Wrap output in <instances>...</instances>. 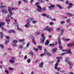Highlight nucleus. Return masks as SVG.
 <instances>
[{
    "mask_svg": "<svg viewBox=\"0 0 74 74\" xmlns=\"http://www.w3.org/2000/svg\"><path fill=\"white\" fill-rule=\"evenodd\" d=\"M8 11H9V13L10 14H8V16H7V17L8 18L9 17H11V16L12 15V10H18V8H11V9H9V8H8Z\"/></svg>",
    "mask_w": 74,
    "mask_h": 74,
    "instance_id": "f257e3e1",
    "label": "nucleus"
},
{
    "mask_svg": "<svg viewBox=\"0 0 74 74\" xmlns=\"http://www.w3.org/2000/svg\"><path fill=\"white\" fill-rule=\"evenodd\" d=\"M45 30H47L49 32H51L52 31V29L49 27L48 26H47L44 29L42 30V32H44Z\"/></svg>",
    "mask_w": 74,
    "mask_h": 74,
    "instance_id": "f03ea898",
    "label": "nucleus"
},
{
    "mask_svg": "<svg viewBox=\"0 0 74 74\" xmlns=\"http://www.w3.org/2000/svg\"><path fill=\"white\" fill-rule=\"evenodd\" d=\"M41 36L42 39H41V40L40 41V43L41 44H44V40L45 39V36H44V34H42L41 35Z\"/></svg>",
    "mask_w": 74,
    "mask_h": 74,
    "instance_id": "7ed1b4c3",
    "label": "nucleus"
},
{
    "mask_svg": "<svg viewBox=\"0 0 74 74\" xmlns=\"http://www.w3.org/2000/svg\"><path fill=\"white\" fill-rule=\"evenodd\" d=\"M58 64H59L58 62H56V63L55 65V69H56V70L57 69V70H58V71H60L61 69H60V68H59V67L58 68Z\"/></svg>",
    "mask_w": 74,
    "mask_h": 74,
    "instance_id": "20e7f679",
    "label": "nucleus"
},
{
    "mask_svg": "<svg viewBox=\"0 0 74 74\" xmlns=\"http://www.w3.org/2000/svg\"><path fill=\"white\" fill-rule=\"evenodd\" d=\"M37 7L38 8L37 9V10L38 12H41V10H42V8L40 6V5H38L37 6Z\"/></svg>",
    "mask_w": 74,
    "mask_h": 74,
    "instance_id": "39448f33",
    "label": "nucleus"
},
{
    "mask_svg": "<svg viewBox=\"0 0 74 74\" xmlns=\"http://www.w3.org/2000/svg\"><path fill=\"white\" fill-rule=\"evenodd\" d=\"M54 7H55V5H54L51 4L50 6L48 7V8L51 11L52 10L53 8H54Z\"/></svg>",
    "mask_w": 74,
    "mask_h": 74,
    "instance_id": "423d86ee",
    "label": "nucleus"
},
{
    "mask_svg": "<svg viewBox=\"0 0 74 74\" xmlns=\"http://www.w3.org/2000/svg\"><path fill=\"white\" fill-rule=\"evenodd\" d=\"M68 63L69 65V66L70 69H72V68H73V64L71 63V62H70V61H68Z\"/></svg>",
    "mask_w": 74,
    "mask_h": 74,
    "instance_id": "0eeeda50",
    "label": "nucleus"
},
{
    "mask_svg": "<svg viewBox=\"0 0 74 74\" xmlns=\"http://www.w3.org/2000/svg\"><path fill=\"white\" fill-rule=\"evenodd\" d=\"M44 53H42V54H40V57H42L43 56L45 55V54H46L47 53V50L46 49H44Z\"/></svg>",
    "mask_w": 74,
    "mask_h": 74,
    "instance_id": "6e6552de",
    "label": "nucleus"
},
{
    "mask_svg": "<svg viewBox=\"0 0 74 74\" xmlns=\"http://www.w3.org/2000/svg\"><path fill=\"white\" fill-rule=\"evenodd\" d=\"M1 12L2 13H5V14H7L8 13L7 9H4L2 10Z\"/></svg>",
    "mask_w": 74,
    "mask_h": 74,
    "instance_id": "1a4fd4ad",
    "label": "nucleus"
},
{
    "mask_svg": "<svg viewBox=\"0 0 74 74\" xmlns=\"http://www.w3.org/2000/svg\"><path fill=\"white\" fill-rule=\"evenodd\" d=\"M58 43L59 44V48L60 49H62V46L61 45V41H60V39H59L58 41Z\"/></svg>",
    "mask_w": 74,
    "mask_h": 74,
    "instance_id": "9d476101",
    "label": "nucleus"
},
{
    "mask_svg": "<svg viewBox=\"0 0 74 74\" xmlns=\"http://www.w3.org/2000/svg\"><path fill=\"white\" fill-rule=\"evenodd\" d=\"M69 6H68L67 8V9H69L70 8H72V7L73 5L72 3H70L69 4Z\"/></svg>",
    "mask_w": 74,
    "mask_h": 74,
    "instance_id": "9b49d317",
    "label": "nucleus"
},
{
    "mask_svg": "<svg viewBox=\"0 0 74 74\" xmlns=\"http://www.w3.org/2000/svg\"><path fill=\"white\" fill-rule=\"evenodd\" d=\"M30 26V22H27L26 23V24L25 25V27H28Z\"/></svg>",
    "mask_w": 74,
    "mask_h": 74,
    "instance_id": "f8f14e48",
    "label": "nucleus"
},
{
    "mask_svg": "<svg viewBox=\"0 0 74 74\" xmlns=\"http://www.w3.org/2000/svg\"><path fill=\"white\" fill-rule=\"evenodd\" d=\"M67 46L69 47H72V46H73V47H74V43H70L67 44Z\"/></svg>",
    "mask_w": 74,
    "mask_h": 74,
    "instance_id": "ddd939ff",
    "label": "nucleus"
},
{
    "mask_svg": "<svg viewBox=\"0 0 74 74\" xmlns=\"http://www.w3.org/2000/svg\"><path fill=\"white\" fill-rule=\"evenodd\" d=\"M66 51H67V52L68 53H70L71 54H72V53L71 52V49H69L67 50H66Z\"/></svg>",
    "mask_w": 74,
    "mask_h": 74,
    "instance_id": "4468645a",
    "label": "nucleus"
},
{
    "mask_svg": "<svg viewBox=\"0 0 74 74\" xmlns=\"http://www.w3.org/2000/svg\"><path fill=\"white\" fill-rule=\"evenodd\" d=\"M44 64V63L43 62H41L39 64V66L40 67H42Z\"/></svg>",
    "mask_w": 74,
    "mask_h": 74,
    "instance_id": "2eb2a0df",
    "label": "nucleus"
},
{
    "mask_svg": "<svg viewBox=\"0 0 74 74\" xmlns=\"http://www.w3.org/2000/svg\"><path fill=\"white\" fill-rule=\"evenodd\" d=\"M5 21L6 23H7V22H11V20L10 19H8L7 18H6Z\"/></svg>",
    "mask_w": 74,
    "mask_h": 74,
    "instance_id": "dca6fc26",
    "label": "nucleus"
},
{
    "mask_svg": "<svg viewBox=\"0 0 74 74\" xmlns=\"http://www.w3.org/2000/svg\"><path fill=\"white\" fill-rule=\"evenodd\" d=\"M0 8L1 9H3V8H7V6L5 5H2L1 6Z\"/></svg>",
    "mask_w": 74,
    "mask_h": 74,
    "instance_id": "f3484780",
    "label": "nucleus"
},
{
    "mask_svg": "<svg viewBox=\"0 0 74 74\" xmlns=\"http://www.w3.org/2000/svg\"><path fill=\"white\" fill-rule=\"evenodd\" d=\"M17 30H19V31H20L21 32H23V31H22V29L21 28H19L18 25H17Z\"/></svg>",
    "mask_w": 74,
    "mask_h": 74,
    "instance_id": "a211bd4d",
    "label": "nucleus"
},
{
    "mask_svg": "<svg viewBox=\"0 0 74 74\" xmlns=\"http://www.w3.org/2000/svg\"><path fill=\"white\" fill-rule=\"evenodd\" d=\"M9 42V40H6L5 41V45H7V44L8 43V42Z\"/></svg>",
    "mask_w": 74,
    "mask_h": 74,
    "instance_id": "6ab92c4d",
    "label": "nucleus"
},
{
    "mask_svg": "<svg viewBox=\"0 0 74 74\" xmlns=\"http://www.w3.org/2000/svg\"><path fill=\"white\" fill-rule=\"evenodd\" d=\"M49 43V41L48 40H47L45 43V45H48Z\"/></svg>",
    "mask_w": 74,
    "mask_h": 74,
    "instance_id": "aec40b11",
    "label": "nucleus"
},
{
    "mask_svg": "<svg viewBox=\"0 0 74 74\" xmlns=\"http://www.w3.org/2000/svg\"><path fill=\"white\" fill-rule=\"evenodd\" d=\"M2 30L3 31L5 32H6L7 30V29L4 28L3 27H2Z\"/></svg>",
    "mask_w": 74,
    "mask_h": 74,
    "instance_id": "412c9836",
    "label": "nucleus"
},
{
    "mask_svg": "<svg viewBox=\"0 0 74 74\" xmlns=\"http://www.w3.org/2000/svg\"><path fill=\"white\" fill-rule=\"evenodd\" d=\"M67 15H68V16H73V14L71 13H67Z\"/></svg>",
    "mask_w": 74,
    "mask_h": 74,
    "instance_id": "4be33fe9",
    "label": "nucleus"
},
{
    "mask_svg": "<svg viewBox=\"0 0 74 74\" xmlns=\"http://www.w3.org/2000/svg\"><path fill=\"white\" fill-rule=\"evenodd\" d=\"M15 33V32L13 30H12L11 29L9 31V33Z\"/></svg>",
    "mask_w": 74,
    "mask_h": 74,
    "instance_id": "5701e85b",
    "label": "nucleus"
},
{
    "mask_svg": "<svg viewBox=\"0 0 74 74\" xmlns=\"http://www.w3.org/2000/svg\"><path fill=\"white\" fill-rule=\"evenodd\" d=\"M25 41V40L24 39H20L18 40V42H24Z\"/></svg>",
    "mask_w": 74,
    "mask_h": 74,
    "instance_id": "b1692460",
    "label": "nucleus"
},
{
    "mask_svg": "<svg viewBox=\"0 0 74 74\" xmlns=\"http://www.w3.org/2000/svg\"><path fill=\"white\" fill-rule=\"evenodd\" d=\"M4 24H5V23H4L1 22L0 23V28H1V27L2 25H4Z\"/></svg>",
    "mask_w": 74,
    "mask_h": 74,
    "instance_id": "393cba45",
    "label": "nucleus"
},
{
    "mask_svg": "<svg viewBox=\"0 0 74 74\" xmlns=\"http://www.w3.org/2000/svg\"><path fill=\"white\" fill-rule=\"evenodd\" d=\"M13 42L15 44H17V43L18 42V40H14L13 41Z\"/></svg>",
    "mask_w": 74,
    "mask_h": 74,
    "instance_id": "a878e982",
    "label": "nucleus"
},
{
    "mask_svg": "<svg viewBox=\"0 0 74 74\" xmlns=\"http://www.w3.org/2000/svg\"><path fill=\"white\" fill-rule=\"evenodd\" d=\"M56 6L58 7V8H60V9H62V8L60 5H56Z\"/></svg>",
    "mask_w": 74,
    "mask_h": 74,
    "instance_id": "bb28decb",
    "label": "nucleus"
},
{
    "mask_svg": "<svg viewBox=\"0 0 74 74\" xmlns=\"http://www.w3.org/2000/svg\"><path fill=\"white\" fill-rule=\"evenodd\" d=\"M35 33H36V35L37 36H38L39 35L40 33V32L38 31L36 32Z\"/></svg>",
    "mask_w": 74,
    "mask_h": 74,
    "instance_id": "cd10ccee",
    "label": "nucleus"
},
{
    "mask_svg": "<svg viewBox=\"0 0 74 74\" xmlns=\"http://www.w3.org/2000/svg\"><path fill=\"white\" fill-rule=\"evenodd\" d=\"M61 35L62 36L63 34V33H64V29H62L61 30Z\"/></svg>",
    "mask_w": 74,
    "mask_h": 74,
    "instance_id": "c85d7f7f",
    "label": "nucleus"
},
{
    "mask_svg": "<svg viewBox=\"0 0 74 74\" xmlns=\"http://www.w3.org/2000/svg\"><path fill=\"white\" fill-rule=\"evenodd\" d=\"M5 73H6L7 74H9V72L8 70H5Z\"/></svg>",
    "mask_w": 74,
    "mask_h": 74,
    "instance_id": "c756f323",
    "label": "nucleus"
},
{
    "mask_svg": "<svg viewBox=\"0 0 74 74\" xmlns=\"http://www.w3.org/2000/svg\"><path fill=\"white\" fill-rule=\"evenodd\" d=\"M70 20L69 19H68L67 20H66V22H67L68 23H70Z\"/></svg>",
    "mask_w": 74,
    "mask_h": 74,
    "instance_id": "7c9ffc66",
    "label": "nucleus"
},
{
    "mask_svg": "<svg viewBox=\"0 0 74 74\" xmlns=\"http://www.w3.org/2000/svg\"><path fill=\"white\" fill-rule=\"evenodd\" d=\"M56 58L58 59H62L63 57H57Z\"/></svg>",
    "mask_w": 74,
    "mask_h": 74,
    "instance_id": "2f4dec72",
    "label": "nucleus"
},
{
    "mask_svg": "<svg viewBox=\"0 0 74 74\" xmlns=\"http://www.w3.org/2000/svg\"><path fill=\"white\" fill-rule=\"evenodd\" d=\"M56 50H57V48H55L53 49V50H52V52H56Z\"/></svg>",
    "mask_w": 74,
    "mask_h": 74,
    "instance_id": "473e14b6",
    "label": "nucleus"
},
{
    "mask_svg": "<svg viewBox=\"0 0 74 74\" xmlns=\"http://www.w3.org/2000/svg\"><path fill=\"white\" fill-rule=\"evenodd\" d=\"M46 53L47 54V56H51V53H47V51Z\"/></svg>",
    "mask_w": 74,
    "mask_h": 74,
    "instance_id": "72a5a7b5",
    "label": "nucleus"
},
{
    "mask_svg": "<svg viewBox=\"0 0 74 74\" xmlns=\"http://www.w3.org/2000/svg\"><path fill=\"white\" fill-rule=\"evenodd\" d=\"M10 63H14V62H15V61H14V60H10Z\"/></svg>",
    "mask_w": 74,
    "mask_h": 74,
    "instance_id": "f704fd0d",
    "label": "nucleus"
},
{
    "mask_svg": "<svg viewBox=\"0 0 74 74\" xmlns=\"http://www.w3.org/2000/svg\"><path fill=\"white\" fill-rule=\"evenodd\" d=\"M55 45V44H51L49 45V46L52 47H53V46Z\"/></svg>",
    "mask_w": 74,
    "mask_h": 74,
    "instance_id": "c9c22d12",
    "label": "nucleus"
},
{
    "mask_svg": "<svg viewBox=\"0 0 74 74\" xmlns=\"http://www.w3.org/2000/svg\"><path fill=\"white\" fill-rule=\"evenodd\" d=\"M38 49H39L40 50H41V49H42L41 46H38Z\"/></svg>",
    "mask_w": 74,
    "mask_h": 74,
    "instance_id": "e433bc0d",
    "label": "nucleus"
},
{
    "mask_svg": "<svg viewBox=\"0 0 74 74\" xmlns=\"http://www.w3.org/2000/svg\"><path fill=\"white\" fill-rule=\"evenodd\" d=\"M30 62H31V60L30 59H28L27 61V62L28 63H30Z\"/></svg>",
    "mask_w": 74,
    "mask_h": 74,
    "instance_id": "4c0bfd02",
    "label": "nucleus"
},
{
    "mask_svg": "<svg viewBox=\"0 0 74 74\" xmlns=\"http://www.w3.org/2000/svg\"><path fill=\"white\" fill-rule=\"evenodd\" d=\"M22 45H20L19 46V47L18 48V49H22Z\"/></svg>",
    "mask_w": 74,
    "mask_h": 74,
    "instance_id": "58836bf2",
    "label": "nucleus"
},
{
    "mask_svg": "<svg viewBox=\"0 0 74 74\" xmlns=\"http://www.w3.org/2000/svg\"><path fill=\"white\" fill-rule=\"evenodd\" d=\"M68 61H69V59H68V58H66L65 59V62H66V63H67L68 62H68H69Z\"/></svg>",
    "mask_w": 74,
    "mask_h": 74,
    "instance_id": "ea45409f",
    "label": "nucleus"
},
{
    "mask_svg": "<svg viewBox=\"0 0 74 74\" xmlns=\"http://www.w3.org/2000/svg\"><path fill=\"white\" fill-rule=\"evenodd\" d=\"M53 63H54V62L53 61H52L50 62L49 64H52Z\"/></svg>",
    "mask_w": 74,
    "mask_h": 74,
    "instance_id": "a19ab883",
    "label": "nucleus"
},
{
    "mask_svg": "<svg viewBox=\"0 0 74 74\" xmlns=\"http://www.w3.org/2000/svg\"><path fill=\"white\" fill-rule=\"evenodd\" d=\"M38 2H40V3H44V1L39 0L38 1Z\"/></svg>",
    "mask_w": 74,
    "mask_h": 74,
    "instance_id": "79ce46f5",
    "label": "nucleus"
},
{
    "mask_svg": "<svg viewBox=\"0 0 74 74\" xmlns=\"http://www.w3.org/2000/svg\"><path fill=\"white\" fill-rule=\"evenodd\" d=\"M0 47L2 48H4V46L3 45L0 44Z\"/></svg>",
    "mask_w": 74,
    "mask_h": 74,
    "instance_id": "37998d69",
    "label": "nucleus"
},
{
    "mask_svg": "<svg viewBox=\"0 0 74 74\" xmlns=\"http://www.w3.org/2000/svg\"><path fill=\"white\" fill-rule=\"evenodd\" d=\"M4 36V34H3V33L2 34H1V38H3V37Z\"/></svg>",
    "mask_w": 74,
    "mask_h": 74,
    "instance_id": "c03bdc74",
    "label": "nucleus"
},
{
    "mask_svg": "<svg viewBox=\"0 0 74 74\" xmlns=\"http://www.w3.org/2000/svg\"><path fill=\"white\" fill-rule=\"evenodd\" d=\"M32 42H33L34 44H36V41H34V39H32Z\"/></svg>",
    "mask_w": 74,
    "mask_h": 74,
    "instance_id": "a18cd8bd",
    "label": "nucleus"
},
{
    "mask_svg": "<svg viewBox=\"0 0 74 74\" xmlns=\"http://www.w3.org/2000/svg\"><path fill=\"white\" fill-rule=\"evenodd\" d=\"M30 44V43H28L27 44V45H26V47L27 48H29V45Z\"/></svg>",
    "mask_w": 74,
    "mask_h": 74,
    "instance_id": "49530a36",
    "label": "nucleus"
},
{
    "mask_svg": "<svg viewBox=\"0 0 74 74\" xmlns=\"http://www.w3.org/2000/svg\"><path fill=\"white\" fill-rule=\"evenodd\" d=\"M37 21H32L33 23L34 24L36 23H37Z\"/></svg>",
    "mask_w": 74,
    "mask_h": 74,
    "instance_id": "de8ad7c7",
    "label": "nucleus"
},
{
    "mask_svg": "<svg viewBox=\"0 0 74 74\" xmlns=\"http://www.w3.org/2000/svg\"><path fill=\"white\" fill-rule=\"evenodd\" d=\"M42 15L43 16H46V14L44 13H42Z\"/></svg>",
    "mask_w": 74,
    "mask_h": 74,
    "instance_id": "09e8293b",
    "label": "nucleus"
},
{
    "mask_svg": "<svg viewBox=\"0 0 74 74\" xmlns=\"http://www.w3.org/2000/svg\"><path fill=\"white\" fill-rule=\"evenodd\" d=\"M37 6L38 5H39V4H40V3L38 2H37L35 4Z\"/></svg>",
    "mask_w": 74,
    "mask_h": 74,
    "instance_id": "8fccbe9b",
    "label": "nucleus"
},
{
    "mask_svg": "<svg viewBox=\"0 0 74 74\" xmlns=\"http://www.w3.org/2000/svg\"><path fill=\"white\" fill-rule=\"evenodd\" d=\"M9 70H14V68H11V67H9Z\"/></svg>",
    "mask_w": 74,
    "mask_h": 74,
    "instance_id": "3c124183",
    "label": "nucleus"
},
{
    "mask_svg": "<svg viewBox=\"0 0 74 74\" xmlns=\"http://www.w3.org/2000/svg\"><path fill=\"white\" fill-rule=\"evenodd\" d=\"M30 20L31 21H34V18H30Z\"/></svg>",
    "mask_w": 74,
    "mask_h": 74,
    "instance_id": "603ef678",
    "label": "nucleus"
},
{
    "mask_svg": "<svg viewBox=\"0 0 74 74\" xmlns=\"http://www.w3.org/2000/svg\"><path fill=\"white\" fill-rule=\"evenodd\" d=\"M27 56H25L24 57V60H26V59H27Z\"/></svg>",
    "mask_w": 74,
    "mask_h": 74,
    "instance_id": "864d4df0",
    "label": "nucleus"
},
{
    "mask_svg": "<svg viewBox=\"0 0 74 74\" xmlns=\"http://www.w3.org/2000/svg\"><path fill=\"white\" fill-rule=\"evenodd\" d=\"M15 58L14 57H12L11 58L12 60H15Z\"/></svg>",
    "mask_w": 74,
    "mask_h": 74,
    "instance_id": "5fc2aeb1",
    "label": "nucleus"
},
{
    "mask_svg": "<svg viewBox=\"0 0 74 74\" xmlns=\"http://www.w3.org/2000/svg\"><path fill=\"white\" fill-rule=\"evenodd\" d=\"M64 22H65L64 21H61V22H60V23L61 24H63L64 23Z\"/></svg>",
    "mask_w": 74,
    "mask_h": 74,
    "instance_id": "6e6d98bb",
    "label": "nucleus"
},
{
    "mask_svg": "<svg viewBox=\"0 0 74 74\" xmlns=\"http://www.w3.org/2000/svg\"><path fill=\"white\" fill-rule=\"evenodd\" d=\"M65 41H70V39L69 38V39H66L65 40Z\"/></svg>",
    "mask_w": 74,
    "mask_h": 74,
    "instance_id": "4d7b16f0",
    "label": "nucleus"
},
{
    "mask_svg": "<svg viewBox=\"0 0 74 74\" xmlns=\"http://www.w3.org/2000/svg\"><path fill=\"white\" fill-rule=\"evenodd\" d=\"M46 10V8L45 7H44L42 8V10L43 11H45Z\"/></svg>",
    "mask_w": 74,
    "mask_h": 74,
    "instance_id": "13d9d810",
    "label": "nucleus"
},
{
    "mask_svg": "<svg viewBox=\"0 0 74 74\" xmlns=\"http://www.w3.org/2000/svg\"><path fill=\"white\" fill-rule=\"evenodd\" d=\"M63 19H67V16H64L63 17Z\"/></svg>",
    "mask_w": 74,
    "mask_h": 74,
    "instance_id": "bf43d9fd",
    "label": "nucleus"
},
{
    "mask_svg": "<svg viewBox=\"0 0 74 74\" xmlns=\"http://www.w3.org/2000/svg\"><path fill=\"white\" fill-rule=\"evenodd\" d=\"M57 30H58V31H60V28H56Z\"/></svg>",
    "mask_w": 74,
    "mask_h": 74,
    "instance_id": "052dcab7",
    "label": "nucleus"
},
{
    "mask_svg": "<svg viewBox=\"0 0 74 74\" xmlns=\"http://www.w3.org/2000/svg\"><path fill=\"white\" fill-rule=\"evenodd\" d=\"M12 46L14 47H17V45L16 44H14L12 45Z\"/></svg>",
    "mask_w": 74,
    "mask_h": 74,
    "instance_id": "680f3d73",
    "label": "nucleus"
},
{
    "mask_svg": "<svg viewBox=\"0 0 74 74\" xmlns=\"http://www.w3.org/2000/svg\"><path fill=\"white\" fill-rule=\"evenodd\" d=\"M53 24H54L52 22H50V25H53Z\"/></svg>",
    "mask_w": 74,
    "mask_h": 74,
    "instance_id": "e2e57ef3",
    "label": "nucleus"
},
{
    "mask_svg": "<svg viewBox=\"0 0 74 74\" xmlns=\"http://www.w3.org/2000/svg\"><path fill=\"white\" fill-rule=\"evenodd\" d=\"M66 4H68L69 3V2L68 1H67L66 2Z\"/></svg>",
    "mask_w": 74,
    "mask_h": 74,
    "instance_id": "0e129e2a",
    "label": "nucleus"
},
{
    "mask_svg": "<svg viewBox=\"0 0 74 74\" xmlns=\"http://www.w3.org/2000/svg\"><path fill=\"white\" fill-rule=\"evenodd\" d=\"M34 54L32 52H30V55H33Z\"/></svg>",
    "mask_w": 74,
    "mask_h": 74,
    "instance_id": "69168bd1",
    "label": "nucleus"
},
{
    "mask_svg": "<svg viewBox=\"0 0 74 74\" xmlns=\"http://www.w3.org/2000/svg\"><path fill=\"white\" fill-rule=\"evenodd\" d=\"M52 21H56V19L55 18H52Z\"/></svg>",
    "mask_w": 74,
    "mask_h": 74,
    "instance_id": "338daca9",
    "label": "nucleus"
},
{
    "mask_svg": "<svg viewBox=\"0 0 74 74\" xmlns=\"http://www.w3.org/2000/svg\"><path fill=\"white\" fill-rule=\"evenodd\" d=\"M61 73H64L65 72V71L64 70L61 71H60Z\"/></svg>",
    "mask_w": 74,
    "mask_h": 74,
    "instance_id": "774afa93",
    "label": "nucleus"
}]
</instances>
